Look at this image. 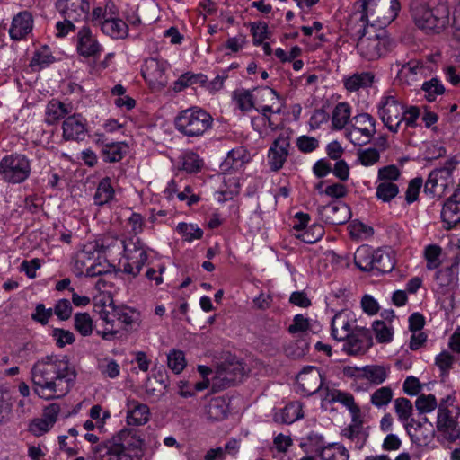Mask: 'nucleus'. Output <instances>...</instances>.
<instances>
[{
	"mask_svg": "<svg viewBox=\"0 0 460 460\" xmlns=\"http://www.w3.org/2000/svg\"><path fill=\"white\" fill-rule=\"evenodd\" d=\"M302 406L297 402H293L285 406L280 413L281 421L291 424L303 417Z\"/></svg>",
	"mask_w": 460,
	"mask_h": 460,
	"instance_id": "obj_50",
	"label": "nucleus"
},
{
	"mask_svg": "<svg viewBox=\"0 0 460 460\" xmlns=\"http://www.w3.org/2000/svg\"><path fill=\"white\" fill-rule=\"evenodd\" d=\"M360 0V9L355 12L348 22V31L358 42L374 31V23L382 28L390 24L397 16L400 4L397 0Z\"/></svg>",
	"mask_w": 460,
	"mask_h": 460,
	"instance_id": "obj_2",
	"label": "nucleus"
},
{
	"mask_svg": "<svg viewBox=\"0 0 460 460\" xmlns=\"http://www.w3.org/2000/svg\"><path fill=\"white\" fill-rule=\"evenodd\" d=\"M75 329L82 335V336H89L93 332V319L90 314L87 313H77L75 314Z\"/></svg>",
	"mask_w": 460,
	"mask_h": 460,
	"instance_id": "obj_51",
	"label": "nucleus"
},
{
	"mask_svg": "<svg viewBox=\"0 0 460 460\" xmlns=\"http://www.w3.org/2000/svg\"><path fill=\"white\" fill-rule=\"evenodd\" d=\"M141 72L143 77L150 83L161 85L166 84L164 66L157 59L150 58L146 60Z\"/></svg>",
	"mask_w": 460,
	"mask_h": 460,
	"instance_id": "obj_27",
	"label": "nucleus"
},
{
	"mask_svg": "<svg viewBox=\"0 0 460 460\" xmlns=\"http://www.w3.org/2000/svg\"><path fill=\"white\" fill-rule=\"evenodd\" d=\"M368 35L359 40L357 48L360 56L369 61L386 56L394 47V41L386 31L380 30L378 32L372 31Z\"/></svg>",
	"mask_w": 460,
	"mask_h": 460,
	"instance_id": "obj_7",
	"label": "nucleus"
},
{
	"mask_svg": "<svg viewBox=\"0 0 460 460\" xmlns=\"http://www.w3.org/2000/svg\"><path fill=\"white\" fill-rule=\"evenodd\" d=\"M290 138L280 134L270 145L268 151V163L272 172L280 170L289 155Z\"/></svg>",
	"mask_w": 460,
	"mask_h": 460,
	"instance_id": "obj_15",
	"label": "nucleus"
},
{
	"mask_svg": "<svg viewBox=\"0 0 460 460\" xmlns=\"http://www.w3.org/2000/svg\"><path fill=\"white\" fill-rule=\"evenodd\" d=\"M177 231L187 242L199 240L203 236V230L193 224H187L184 222L179 223L177 226Z\"/></svg>",
	"mask_w": 460,
	"mask_h": 460,
	"instance_id": "obj_53",
	"label": "nucleus"
},
{
	"mask_svg": "<svg viewBox=\"0 0 460 460\" xmlns=\"http://www.w3.org/2000/svg\"><path fill=\"white\" fill-rule=\"evenodd\" d=\"M35 393L47 400L60 398L69 393L76 379V372L64 357L46 356L31 369Z\"/></svg>",
	"mask_w": 460,
	"mask_h": 460,
	"instance_id": "obj_1",
	"label": "nucleus"
},
{
	"mask_svg": "<svg viewBox=\"0 0 460 460\" xmlns=\"http://www.w3.org/2000/svg\"><path fill=\"white\" fill-rule=\"evenodd\" d=\"M297 383L304 393L312 395L322 387L323 376L317 367H309L298 374Z\"/></svg>",
	"mask_w": 460,
	"mask_h": 460,
	"instance_id": "obj_21",
	"label": "nucleus"
},
{
	"mask_svg": "<svg viewBox=\"0 0 460 460\" xmlns=\"http://www.w3.org/2000/svg\"><path fill=\"white\" fill-rule=\"evenodd\" d=\"M33 27V18L31 13L23 11L13 18L9 34L12 40H20L28 35Z\"/></svg>",
	"mask_w": 460,
	"mask_h": 460,
	"instance_id": "obj_23",
	"label": "nucleus"
},
{
	"mask_svg": "<svg viewBox=\"0 0 460 460\" xmlns=\"http://www.w3.org/2000/svg\"><path fill=\"white\" fill-rule=\"evenodd\" d=\"M373 345L371 331L364 327H355L343 345V350L349 355H363Z\"/></svg>",
	"mask_w": 460,
	"mask_h": 460,
	"instance_id": "obj_13",
	"label": "nucleus"
},
{
	"mask_svg": "<svg viewBox=\"0 0 460 460\" xmlns=\"http://www.w3.org/2000/svg\"><path fill=\"white\" fill-rule=\"evenodd\" d=\"M375 80L372 72L355 73L344 80V86L349 92H356L360 88L370 87Z\"/></svg>",
	"mask_w": 460,
	"mask_h": 460,
	"instance_id": "obj_37",
	"label": "nucleus"
},
{
	"mask_svg": "<svg viewBox=\"0 0 460 460\" xmlns=\"http://www.w3.org/2000/svg\"><path fill=\"white\" fill-rule=\"evenodd\" d=\"M394 266L395 261L391 251L380 248L375 251L373 270L383 274L388 273L393 270Z\"/></svg>",
	"mask_w": 460,
	"mask_h": 460,
	"instance_id": "obj_38",
	"label": "nucleus"
},
{
	"mask_svg": "<svg viewBox=\"0 0 460 460\" xmlns=\"http://www.w3.org/2000/svg\"><path fill=\"white\" fill-rule=\"evenodd\" d=\"M350 118V106L347 102H339L332 116V127L336 130L342 129L348 123Z\"/></svg>",
	"mask_w": 460,
	"mask_h": 460,
	"instance_id": "obj_44",
	"label": "nucleus"
},
{
	"mask_svg": "<svg viewBox=\"0 0 460 460\" xmlns=\"http://www.w3.org/2000/svg\"><path fill=\"white\" fill-rule=\"evenodd\" d=\"M229 412L227 400L223 396L212 398L205 407V414L208 420L219 421L225 420Z\"/></svg>",
	"mask_w": 460,
	"mask_h": 460,
	"instance_id": "obj_28",
	"label": "nucleus"
},
{
	"mask_svg": "<svg viewBox=\"0 0 460 460\" xmlns=\"http://www.w3.org/2000/svg\"><path fill=\"white\" fill-rule=\"evenodd\" d=\"M251 159L250 154L244 146H237L228 152L222 166L226 169L238 170Z\"/></svg>",
	"mask_w": 460,
	"mask_h": 460,
	"instance_id": "obj_34",
	"label": "nucleus"
},
{
	"mask_svg": "<svg viewBox=\"0 0 460 460\" xmlns=\"http://www.w3.org/2000/svg\"><path fill=\"white\" fill-rule=\"evenodd\" d=\"M73 307L68 299H60L53 308V314L61 321L68 320L71 317Z\"/></svg>",
	"mask_w": 460,
	"mask_h": 460,
	"instance_id": "obj_61",
	"label": "nucleus"
},
{
	"mask_svg": "<svg viewBox=\"0 0 460 460\" xmlns=\"http://www.w3.org/2000/svg\"><path fill=\"white\" fill-rule=\"evenodd\" d=\"M233 98L236 101L238 108L242 111H248L254 106L253 96L248 90H236L233 93Z\"/></svg>",
	"mask_w": 460,
	"mask_h": 460,
	"instance_id": "obj_55",
	"label": "nucleus"
},
{
	"mask_svg": "<svg viewBox=\"0 0 460 460\" xmlns=\"http://www.w3.org/2000/svg\"><path fill=\"white\" fill-rule=\"evenodd\" d=\"M404 429L411 441L420 447L428 446L435 434L433 425H421L415 419H411V422Z\"/></svg>",
	"mask_w": 460,
	"mask_h": 460,
	"instance_id": "obj_20",
	"label": "nucleus"
},
{
	"mask_svg": "<svg viewBox=\"0 0 460 460\" xmlns=\"http://www.w3.org/2000/svg\"><path fill=\"white\" fill-rule=\"evenodd\" d=\"M374 254L375 251L368 246L364 245L358 248L354 254L355 265L362 271L373 270Z\"/></svg>",
	"mask_w": 460,
	"mask_h": 460,
	"instance_id": "obj_40",
	"label": "nucleus"
},
{
	"mask_svg": "<svg viewBox=\"0 0 460 460\" xmlns=\"http://www.w3.org/2000/svg\"><path fill=\"white\" fill-rule=\"evenodd\" d=\"M217 370L222 375H226L234 385L240 383L246 375L245 367L240 361L224 362L217 367Z\"/></svg>",
	"mask_w": 460,
	"mask_h": 460,
	"instance_id": "obj_36",
	"label": "nucleus"
},
{
	"mask_svg": "<svg viewBox=\"0 0 460 460\" xmlns=\"http://www.w3.org/2000/svg\"><path fill=\"white\" fill-rule=\"evenodd\" d=\"M95 144L101 148V155L106 163L119 162L128 152L125 142L109 141L104 135H97Z\"/></svg>",
	"mask_w": 460,
	"mask_h": 460,
	"instance_id": "obj_16",
	"label": "nucleus"
},
{
	"mask_svg": "<svg viewBox=\"0 0 460 460\" xmlns=\"http://www.w3.org/2000/svg\"><path fill=\"white\" fill-rule=\"evenodd\" d=\"M99 26L104 34L113 39H123L128 35V25L121 19L110 16L101 21Z\"/></svg>",
	"mask_w": 460,
	"mask_h": 460,
	"instance_id": "obj_29",
	"label": "nucleus"
},
{
	"mask_svg": "<svg viewBox=\"0 0 460 460\" xmlns=\"http://www.w3.org/2000/svg\"><path fill=\"white\" fill-rule=\"evenodd\" d=\"M30 173L31 164L24 155H8L0 161V175L6 182L22 183L29 178Z\"/></svg>",
	"mask_w": 460,
	"mask_h": 460,
	"instance_id": "obj_8",
	"label": "nucleus"
},
{
	"mask_svg": "<svg viewBox=\"0 0 460 460\" xmlns=\"http://www.w3.org/2000/svg\"><path fill=\"white\" fill-rule=\"evenodd\" d=\"M441 248L438 245H429L425 249V258L427 260V268L429 270L437 269L440 264L439 256Z\"/></svg>",
	"mask_w": 460,
	"mask_h": 460,
	"instance_id": "obj_60",
	"label": "nucleus"
},
{
	"mask_svg": "<svg viewBox=\"0 0 460 460\" xmlns=\"http://www.w3.org/2000/svg\"><path fill=\"white\" fill-rule=\"evenodd\" d=\"M399 193V188L391 181H382L376 187V198L383 202H390Z\"/></svg>",
	"mask_w": 460,
	"mask_h": 460,
	"instance_id": "obj_49",
	"label": "nucleus"
},
{
	"mask_svg": "<svg viewBox=\"0 0 460 460\" xmlns=\"http://www.w3.org/2000/svg\"><path fill=\"white\" fill-rule=\"evenodd\" d=\"M394 408L398 420L402 422L403 428H405V425L409 424L411 422V419H412V402L405 397H399L394 401Z\"/></svg>",
	"mask_w": 460,
	"mask_h": 460,
	"instance_id": "obj_42",
	"label": "nucleus"
},
{
	"mask_svg": "<svg viewBox=\"0 0 460 460\" xmlns=\"http://www.w3.org/2000/svg\"><path fill=\"white\" fill-rule=\"evenodd\" d=\"M332 336L336 341H346L352 335L353 330L351 329L348 314L343 311L338 312L332 320L331 324Z\"/></svg>",
	"mask_w": 460,
	"mask_h": 460,
	"instance_id": "obj_26",
	"label": "nucleus"
},
{
	"mask_svg": "<svg viewBox=\"0 0 460 460\" xmlns=\"http://www.w3.org/2000/svg\"><path fill=\"white\" fill-rule=\"evenodd\" d=\"M323 400L329 402H340L346 407L351 413L352 417L360 415V408L355 402L354 396L348 392H343L338 389H330L326 387L324 390Z\"/></svg>",
	"mask_w": 460,
	"mask_h": 460,
	"instance_id": "obj_24",
	"label": "nucleus"
},
{
	"mask_svg": "<svg viewBox=\"0 0 460 460\" xmlns=\"http://www.w3.org/2000/svg\"><path fill=\"white\" fill-rule=\"evenodd\" d=\"M372 328L376 336V340L378 342L388 343L392 341L394 336V329L385 321H375L372 324Z\"/></svg>",
	"mask_w": 460,
	"mask_h": 460,
	"instance_id": "obj_46",
	"label": "nucleus"
},
{
	"mask_svg": "<svg viewBox=\"0 0 460 460\" xmlns=\"http://www.w3.org/2000/svg\"><path fill=\"white\" fill-rule=\"evenodd\" d=\"M127 421L128 425L140 426L149 420V408L146 404L132 401L128 403Z\"/></svg>",
	"mask_w": 460,
	"mask_h": 460,
	"instance_id": "obj_30",
	"label": "nucleus"
},
{
	"mask_svg": "<svg viewBox=\"0 0 460 460\" xmlns=\"http://www.w3.org/2000/svg\"><path fill=\"white\" fill-rule=\"evenodd\" d=\"M453 166L451 167H441L433 170L424 185L425 193H429L430 195H435L437 193V188L440 187L444 190L447 183L448 180L452 176Z\"/></svg>",
	"mask_w": 460,
	"mask_h": 460,
	"instance_id": "obj_25",
	"label": "nucleus"
},
{
	"mask_svg": "<svg viewBox=\"0 0 460 460\" xmlns=\"http://www.w3.org/2000/svg\"><path fill=\"white\" fill-rule=\"evenodd\" d=\"M341 436L348 438L355 444V448L360 450L365 446L368 433L363 428V421L360 415L353 416L351 423L344 428Z\"/></svg>",
	"mask_w": 460,
	"mask_h": 460,
	"instance_id": "obj_22",
	"label": "nucleus"
},
{
	"mask_svg": "<svg viewBox=\"0 0 460 460\" xmlns=\"http://www.w3.org/2000/svg\"><path fill=\"white\" fill-rule=\"evenodd\" d=\"M439 402L434 394H420L415 401V407L420 414H426L433 411L436 408L438 409Z\"/></svg>",
	"mask_w": 460,
	"mask_h": 460,
	"instance_id": "obj_52",
	"label": "nucleus"
},
{
	"mask_svg": "<svg viewBox=\"0 0 460 460\" xmlns=\"http://www.w3.org/2000/svg\"><path fill=\"white\" fill-rule=\"evenodd\" d=\"M422 184L423 181L420 177H416L410 181L405 193V199L408 204H411L418 199Z\"/></svg>",
	"mask_w": 460,
	"mask_h": 460,
	"instance_id": "obj_62",
	"label": "nucleus"
},
{
	"mask_svg": "<svg viewBox=\"0 0 460 460\" xmlns=\"http://www.w3.org/2000/svg\"><path fill=\"white\" fill-rule=\"evenodd\" d=\"M55 60L49 48L44 45L34 52L30 61V67L32 70H40L54 63Z\"/></svg>",
	"mask_w": 460,
	"mask_h": 460,
	"instance_id": "obj_41",
	"label": "nucleus"
},
{
	"mask_svg": "<svg viewBox=\"0 0 460 460\" xmlns=\"http://www.w3.org/2000/svg\"><path fill=\"white\" fill-rule=\"evenodd\" d=\"M449 8L446 2L434 7L420 6L414 13L416 25L427 33H439L449 24Z\"/></svg>",
	"mask_w": 460,
	"mask_h": 460,
	"instance_id": "obj_6",
	"label": "nucleus"
},
{
	"mask_svg": "<svg viewBox=\"0 0 460 460\" xmlns=\"http://www.w3.org/2000/svg\"><path fill=\"white\" fill-rule=\"evenodd\" d=\"M69 112L70 110L67 108V105L57 99H52L46 107L45 121L49 125L55 124L59 119L65 118Z\"/></svg>",
	"mask_w": 460,
	"mask_h": 460,
	"instance_id": "obj_39",
	"label": "nucleus"
},
{
	"mask_svg": "<svg viewBox=\"0 0 460 460\" xmlns=\"http://www.w3.org/2000/svg\"><path fill=\"white\" fill-rule=\"evenodd\" d=\"M394 392L390 386H382L370 395V402L377 409L385 408L393 400Z\"/></svg>",
	"mask_w": 460,
	"mask_h": 460,
	"instance_id": "obj_45",
	"label": "nucleus"
},
{
	"mask_svg": "<svg viewBox=\"0 0 460 460\" xmlns=\"http://www.w3.org/2000/svg\"><path fill=\"white\" fill-rule=\"evenodd\" d=\"M52 336L56 341L57 346L63 348L67 344H72L75 341V335L67 330L55 328L52 332Z\"/></svg>",
	"mask_w": 460,
	"mask_h": 460,
	"instance_id": "obj_63",
	"label": "nucleus"
},
{
	"mask_svg": "<svg viewBox=\"0 0 460 460\" xmlns=\"http://www.w3.org/2000/svg\"><path fill=\"white\" fill-rule=\"evenodd\" d=\"M459 259L456 257L450 266L445 267L436 273V280L440 288L455 285L458 279Z\"/></svg>",
	"mask_w": 460,
	"mask_h": 460,
	"instance_id": "obj_33",
	"label": "nucleus"
},
{
	"mask_svg": "<svg viewBox=\"0 0 460 460\" xmlns=\"http://www.w3.org/2000/svg\"><path fill=\"white\" fill-rule=\"evenodd\" d=\"M421 90L424 91L427 101L433 102L438 95L444 93L445 87L438 79L432 78L422 84Z\"/></svg>",
	"mask_w": 460,
	"mask_h": 460,
	"instance_id": "obj_54",
	"label": "nucleus"
},
{
	"mask_svg": "<svg viewBox=\"0 0 460 460\" xmlns=\"http://www.w3.org/2000/svg\"><path fill=\"white\" fill-rule=\"evenodd\" d=\"M358 158L364 166H370L379 160L380 155L376 148H367L358 150Z\"/></svg>",
	"mask_w": 460,
	"mask_h": 460,
	"instance_id": "obj_64",
	"label": "nucleus"
},
{
	"mask_svg": "<svg viewBox=\"0 0 460 460\" xmlns=\"http://www.w3.org/2000/svg\"><path fill=\"white\" fill-rule=\"evenodd\" d=\"M95 306L96 308H98L96 311L98 312L100 318L102 321H104L107 324H111V326H113L115 319H117V312H115V310L118 309V306H115L112 302H111L109 305H102Z\"/></svg>",
	"mask_w": 460,
	"mask_h": 460,
	"instance_id": "obj_59",
	"label": "nucleus"
},
{
	"mask_svg": "<svg viewBox=\"0 0 460 460\" xmlns=\"http://www.w3.org/2000/svg\"><path fill=\"white\" fill-rule=\"evenodd\" d=\"M360 370L359 377L368 380L373 385H379L387 379L390 367L382 365H367Z\"/></svg>",
	"mask_w": 460,
	"mask_h": 460,
	"instance_id": "obj_32",
	"label": "nucleus"
},
{
	"mask_svg": "<svg viewBox=\"0 0 460 460\" xmlns=\"http://www.w3.org/2000/svg\"><path fill=\"white\" fill-rule=\"evenodd\" d=\"M424 70L423 66L416 60H411L403 65L398 73L401 80H414V77L419 74H422Z\"/></svg>",
	"mask_w": 460,
	"mask_h": 460,
	"instance_id": "obj_56",
	"label": "nucleus"
},
{
	"mask_svg": "<svg viewBox=\"0 0 460 460\" xmlns=\"http://www.w3.org/2000/svg\"><path fill=\"white\" fill-rule=\"evenodd\" d=\"M181 160V168L189 173L198 172L203 165V160L194 152L185 153Z\"/></svg>",
	"mask_w": 460,
	"mask_h": 460,
	"instance_id": "obj_48",
	"label": "nucleus"
},
{
	"mask_svg": "<svg viewBox=\"0 0 460 460\" xmlns=\"http://www.w3.org/2000/svg\"><path fill=\"white\" fill-rule=\"evenodd\" d=\"M124 250V257L127 262L123 264V271L137 277L143 266L146 264L148 255L139 239L136 242L128 240V242H121Z\"/></svg>",
	"mask_w": 460,
	"mask_h": 460,
	"instance_id": "obj_11",
	"label": "nucleus"
},
{
	"mask_svg": "<svg viewBox=\"0 0 460 460\" xmlns=\"http://www.w3.org/2000/svg\"><path fill=\"white\" fill-rule=\"evenodd\" d=\"M351 122V128L346 134L349 141L358 146L369 143L376 132L375 118L365 112L354 116Z\"/></svg>",
	"mask_w": 460,
	"mask_h": 460,
	"instance_id": "obj_9",
	"label": "nucleus"
},
{
	"mask_svg": "<svg viewBox=\"0 0 460 460\" xmlns=\"http://www.w3.org/2000/svg\"><path fill=\"white\" fill-rule=\"evenodd\" d=\"M94 247L84 246L82 250L78 251L74 256V270L76 276H83L84 270L88 268V263L93 259Z\"/></svg>",
	"mask_w": 460,
	"mask_h": 460,
	"instance_id": "obj_43",
	"label": "nucleus"
},
{
	"mask_svg": "<svg viewBox=\"0 0 460 460\" xmlns=\"http://www.w3.org/2000/svg\"><path fill=\"white\" fill-rule=\"evenodd\" d=\"M115 199V190L111 185V179L108 176L102 178L97 185L93 195V202L96 206L102 207Z\"/></svg>",
	"mask_w": 460,
	"mask_h": 460,
	"instance_id": "obj_31",
	"label": "nucleus"
},
{
	"mask_svg": "<svg viewBox=\"0 0 460 460\" xmlns=\"http://www.w3.org/2000/svg\"><path fill=\"white\" fill-rule=\"evenodd\" d=\"M378 114L384 125L396 133L403 121V106L393 95L384 96L378 105Z\"/></svg>",
	"mask_w": 460,
	"mask_h": 460,
	"instance_id": "obj_10",
	"label": "nucleus"
},
{
	"mask_svg": "<svg viewBox=\"0 0 460 460\" xmlns=\"http://www.w3.org/2000/svg\"><path fill=\"white\" fill-rule=\"evenodd\" d=\"M212 124V116L199 107L183 110L174 119L175 128L184 136L191 137L202 136Z\"/></svg>",
	"mask_w": 460,
	"mask_h": 460,
	"instance_id": "obj_5",
	"label": "nucleus"
},
{
	"mask_svg": "<svg viewBox=\"0 0 460 460\" xmlns=\"http://www.w3.org/2000/svg\"><path fill=\"white\" fill-rule=\"evenodd\" d=\"M324 234V229L322 225L314 224L308 229H305L302 234H297L296 237L300 238L304 243H314L322 239Z\"/></svg>",
	"mask_w": 460,
	"mask_h": 460,
	"instance_id": "obj_57",
	"label": "nucleus"
},
{
	"mask_svg": "<svg viewBox=\"0 0 460 460\" xmlns=\"http://www.w3.org/2000/svg\"><path fill=\"white\" fill-rule=\"evenodd\" d=\"M75 49L79 56L99 58L103 49L88 26H83L75 36Z\"/></svg>",
	"mask_w": 460,
	"mask_h": 460,
	"instance_id": "obj_12",
	"label": "nucleus"
},
{
	"mask_svg": "<svg viewBox=\"0 0 460 460\" xmlns=\"http://www.w3.org/2000/svg\"><path fill=\"white\" fill-rule=\"evenodd\" d=\"M62 129L63 138L66 141H82L87 133L86 120L80 114L68 116L63 121Z\"/></svg>",
	"mask_w": 460,
	"mask_h": 460,
	"instance_id": "obj_19",
	"label": "nucleus"
},
{
	"mask_svg": "<svg viewBox=\"0 0 460 460\" xmlns=\"http://www.w3.org/2000/svg\"><path fill=\"white\" fill-rule=\"evenodd\" d=\"M144 439L136 429H122L92 447V460H142Z\"/></svg>",
	"mask_w": 460,
	"mask_h": 460,
	"instance_id": "obj_3",
	"label": "nucleus"
},
{
	"mask_svg": "<svg viewBox=\"0 0 460 460\" xmlns=\"http://www.w3.org/2000/svg\"><path fill=\"white\" fill-rule=\"evenodd\" d=\"M208 80L207 76L203 74H192V73H185L181 75L179 79L174 84V91L181 92L184 88L200 83L204 84Z\"/></svg>",
	"mask_w": 460,
	"mask_h": 460,
	"instance_id": "obj_47",
	"label": "nucleus"
},
{
	"mask_svg": "<svg viewBox=\"0 0 460 460\" xmlns=\"http://www.w3.org/2000/svg\"><path fill=\"white\" fill-rule=\"evenodd\" d=\"M441 218L447 230L460 223V187L445 201Z\"/></svg>",
	"mask_w": 460,
	"mask_h": 460,
	"instance_id": "obj_18",
	"label": "nucleus"
},
{
	"mask_svg": "<svg viewBox=\"0 0 460 460\" xmlns=\"http://www.w3.org/2000/svg\"><path fill=\"white\" fill-rule=\"evenodd\" d=\"M319 215L327 224L340 226L350 218L349 208L341 201H333L318 208Z\"/></svg>",
	"mask_w": 460,
	"mask_h": 460,
	"instance_id": "obj_17",
	"label": "nucleus"
},
{
	"mask_svg": "<svg viewBox=\"0 0 460 460\" xmlns=\"http://www.w3.org/2000/svg\"><path fill=\"white\" fill-rule=\"evenodd\" d=\"M167 364L174 373H181L186 367L184 353L181 350L173 349L167 356Z\"/></svg>",
	"mask_w": 460,
	"mask_h": 460,
	"instance_id": "obj_58",
	"label": "nucleus"
},
{
	"mask_svg": "<svg viewBox=\"0 0 460 460\" xmlns=\"http://www.w3.org/2000/svg\"><path fill=\"white\" fill-rule=\"evenodd\" d=\"M314 452L321 460H349V457L348 450L339 443H330L325 447L314 449Z\"/></svg>",
	"mask_w": 460,
	"mask_h": 460,
	"instance_id": "obj_35",
	"label": "nucleus"
},
{
	"mask_svg": "<svg viewBox=\"0 0 460 460\" xmlns=\"http://www.w3.org/2000/svg\"><path fill=\"white\" fill-rule=\"evenodd\" d=\"M55 7L63 18L81 22L88 17L90 4L88 0H57Z\"/></svg>",
	"mask_w": 460,
	"mask_h": 460,
	"instance_id": "obj_14",
	"label": "nucleus"
},
{
	"mask_svg": "<svg viewBox=\"0 0 460 460\" xmlns=\"http://www.w3.org/2000/svg\"><path fill=\"white\" fill-rule=\"evenodd\" d=\"M460 407L455 404V398L447 395L440 400L437 413L436 428L442 439L456 442L460 439Z\"/></svg>",
	"mask_w": 460,
	"mask_h": 460,
	"instance_id": "obj_4",
	"label": "nucleus"
}]
</instances>
